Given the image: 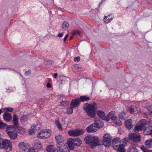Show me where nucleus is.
I'll list each match as a JSON object with an SVG mask.
<instances>
[{
    "label": "nucleus",
    "mask_w": 152,
    "mask_h": 152,
    "mask_svg": "<svg viewBox=\"0 0 152 152\" xmlns=\"http://www.w3.org/2000/svg\"><path fill=\"white\" fill-rule=\"evenodd\" d=\"M17 134H10V138L15 139L17 138Z\"/></svg>",
    "instance_id": "obj_36"
},
{
    "label": "nucleus",
    "mask_w": 152,
    "mask_h": 152,
    "mask_svg": "<svg viewBox=\"0 0 152 152\" xmlns=\"http://www.w3.org/2000/svg\"><path fill=\"white\" fill-rule=\"evenodd\" d=\"M64 151L62 148L60 147H58L56 149L55 152H65Z\"/></svg>",
    "instance_id": "obj_32"
},
{
    "label": "nucleus",
    "mask_w": 152,
    "mask_h": 152,
    "mask_svg": "<svg viewBox=\"0 0 152 152\" xmlns=\"http://www.w3.org/2000/svg\"><path fill=\"white\" fill-rule=\"evenodd\" d=\"M3 118L5 121H10V114L5 113L3 115Z\"/></svg>",
    "instance_id": "obj_25"
},
{
    "label": "nucleus",
    "mask_w": 152,
    "mask_h": 152,
    "mask_svg": "<svg viewBox=\"0 0 152 152\" xmlns=\"http://www.w3.org/2000/svg\"><path fill=\"white\" fill-rule=\"evenodd\" d=\"M1 134H0V140L2 139V138H1Z\"/></svg>",
    "instance_id": "obj_57"
},
{
    "label": "nucleus",
    "mask_w": 152,
    "mask_h": 152,
    "mask_svg": "<svg viewBox=\"0 0 152 152\" xmlns=\"http://www.w3.org/2000/svg\"><path fill=\"white\" fill-rule=\"evenodd\" d=\"M116 124L118 126H121L122 124V123H121V121H120L118 123H117V122H116Z\"/></svg>",
    "instance_id": "obj_48"
},
{
    "label": "nucleus",
    "mask_w": 152,
    "mask_h": 152,
    "mask_svg": "<svg viewBox=\"0 0 152 152\" xmlns=\"http://www.w3.org/2000/svg\"><path fill=\"white\" fill-rule=\"evenodd\" d=\"M71 140L72 141L73 143L75 146H79L82 143V141L80 138H70Z\"/></svg>",
    "instance_id": "obj_13"
},
{
    "label": "nucleus",
    "mask_w": 152,
    "mask_h": 152,
    "mask_svg": "<svg viewBox=\"0 0 152 152\" xmlns=\"http://www.w3.org/2000/svg\"><path fill=\"white\" fill-rule=\"evenodd\" d=\"M69 149L71 150H73L75 148V145L74 144L71 140L69 139L67 141Z\"/></svg>",
    "instance_id": "obj_19"
},
{
    "label": "nucleus",
    "mask_w": 152,
    "mask_h": 152,
    "mask_svg": "<svg viewBox=\"0 0 152 152\" xmlns=\"http://www.w3.org/2000/svg\"><path fill=\"white\" fill-rule=\"evenodd\" d=\"M97 115L100 118L107 121H108V119L107 118V117L105 116V114L103 111L98 110L97 111Z\"/></svg>",
    "instance_id": "obj_12"
},
{
    "label": "nucleus",
    "mask_w": 152,
    "mask_h": 152,
    "mask_svg": "<svg viewBox=\"0 0 152 152\" xmlns=\"http://www.w3.org/2000/svg\"><path fill=\"white\" fill-rule=\"evenodd\" d=\"M56 124L59 130H61L62 129V128L61 127V125L60 123H59V121H58L56 120Z\"/></svg>",
    "instance_id": "obj_34"
},
{
    "label": "nucleus",
    "mask_w": 152,
    "mask_h": 152,
    "mask_svg": "<svg viewBox=\"0 0 152 152\" xmlns=\"http://www.w3.org/2000/svg\"><path fill=\"white\" fill-rule=\"evenodd\" d=\"M7 125V124H5L0 121V128L4 129Z\"/></svg>",
    "instance_id": "obj_37"
},
{
    "label": "nucleus",
    "mask_w": 152,
    "mask_h": 152,
    "mask_svg": "<svg viewBox=\"0 0 152 152\" xmlns=\"http://www.w3.org/2000/svg\"><path fill=\"white\" fill-rule=\"evenodd\" d=\"M58 75V74L57 73H55V75L54 76V77L55 78H56L57 77Z\"/></svg>",
    "instance_id": "obj_51"
},
{
    "label": "nucleus",
    "mask_w": 152,
    "mask_h": 152,
    "mask_svg": "<svg viewBox=\"0 0 152 152\" xmlns=\"http://www.w3.org/2000/svg\"><path fill=\"white\" fill-rule=\"evenodd\" d=\"M80 58L79 56H77V57H75L74 58V61L75 62H79L80 60Z\"/></svg>",
    "instance_id": "obj_43"
},
{
    "label": "nucleus",
    "mask_w": 152,
    "mask_h": 152,
    "mask_svg": "<svg viewBox=\"0 0 152 152\" xmlns=\"http://www.w3.org/2000/svg\"><path fill=\"white\" fill-rule=\"evenodd\" d=\"M96 103H94L92 105L88 103H85L83 109L86 112V115L91 118H93L95 115Z\"/></svg>",
    "instance_id": "obj_3"
},
{
    "label": "nucleus",
    "mask_w": 152,
    "mask_h": 152,
    "mask_svg": "<svg viewBox=\"0 0 152 152\" xmlns=\"http://www.w3.org/2000/svg\"><path fill=\"white\" fill-rule=\"evenodd\" d=\"M45 134H38L37 136L40 139H45L47 138L50 135V134L48 136H45Z\"/></svg>",
    "instance_id": "obj_22"
},
{
    "label": "nucleus",
    "mask_w": 152,
    "mask_h": 152,
    "mask_svg": "<svg viewBox=\"0 0 152 152\" xmlns=\"http://www.w3.org/2000/svg\"><path fill=\"white\" fill-rule=\"evenodd\" d=\"M44 63L46 65H51L54 63V61L51 60H47L44 61Z\"/></svg>",
    "instance_id": "obj_27"
},
{
    "label": "nucleus",
    "mask_w": 152,
    "mask_h": 152,
    "mask_svg": "<svg viewBox=\"0 0 152 152\" xmlns=\"http://www.w3.org/2000/svg\"><path fill=\"white\" fill-rule=\"evenodd\" d=\"M46 87L48 88H50L51 86L49 83H48L47 84Z\"/></svg>",
    "instance_id": "obj_46"
},
{
    "label": "nucleus",
    "mask_w": 152,
    "mask_h": 152,
    "mask_svg": "<svg viewBox=\"0 0 152 152\" xmlns=\"http://www.w3.org/2000/svg\"><path fill=\"white\" fill-rule=\"evenodd\" d=\"M27 120V118L25 115L23 116L20 118V121L22 123H23L25 121H26Z\"/></svg>",
    "instance_id": "obj_31"
},
{
    "label": "nucleus",
    "mask_w": 152,
    "mask_h": 152,
    "mask_svg": "<svg viewBox=\"0 0 152 152\" xmlns=\"http://www.w3.org/2000/svg\"><path fill=\"white\" fill-rule=\"evenodd\" d=\"M73 36H71L70 38V40H71L73 38Z\"/></svg>",
    "instance_id": "obj_55"
},
{
    "label": "nucleus",
    "mask_w": 152,
    "mask_h": 152,
    "mask_svg": "<svg viewBox=\"0 0 152 152\" xmlns=\"http://www.w3.org/2000/svg\"><path fill=\"white\" fill-rule=\"evenodd\" d=\"M69 104V102L66 101H62L61 102V106H63L64 107H66Z\"/></svg>",
    "instance_id": "obj_35"
},
{
    "label": "nucleus",
    "mask_w": 152,
    "mask_h": 152,
    "mask_svg": "<svg viewBox=\"0 0 152 152\" xmlns=\"http://www.w3.org/2000/svg\"><path fill=\"white\" fill-rule=\"evenodd\" d=\"M15 129V130H16L17 129H18V130H19V132H18V133L20 132V133H22V132H25V130L23 129V128H21V127H19V128H18H18H16L15 129Z\"/></svg>",
    "instance_id": "obj_33"
},
{
    "label": "nucleus",
    "mask_w": 152,
    "mask_h": 152,
    "mask_svg": "<svg viewBox=\"0 0 152 152\" xmlns=\"http://www.w3.org/2000/svg\"><path fill=\"white\" fill-rule=\"evenodd\" d=\"M36 126H34V125H33L31 126V129H29L28 133H34L36 132L37 130V129H36Z\"/></svg>",
    "instance_id": "obj_23"
},
{
    "label": "nucleus",
    "mask_w": 152,
    "mask_h": 152,
    "mask_svg": "<svg viewBox=\"0 0 152 152\" xmlns=\"http://www.w3.org/2000/svg\"><path fill=\"white\" fill-rule=\"evenodd\" d=\"M125 113L124 112H122L119 115V118L123 120H124L125 119Z\"/></svg>",
    "instance_id": "obj_28"
},
{
    "label": "nucleus",
    "mask_w": 152,
    "mask_h": 152,
    "mask_svg": "<svg viewBox=\"0 0 152 152\" xmlns=\"http://www.w3.org/2000/svg\"><path fill=\"white\" fill-rule=\"evenodd\" d=\"M80 104V100L79 98H76L72 100L70 103V106L75 108L78 106Z\"/></svg>",
    "instance_id": "obj_11"
},
{
    "label": "nucleus",
    "mask_w": 152,
    "mask_h": 152,
    "mask_svg": "<svg viewBox=\"0 0 152 152\" xmlns=\"http://www.w3.org/2000/svg\"><path fill=\"white\" fill-rule=\"evenodd\" d=\"M70 136H78L81 135V134H69Z\"/></svg>",
    "instance_id": "obj_41"
},
{
    "label": "nucleus",
    "mask_w": 152,
    "mask_h": 152,
    "mask_svg": "<svg viewBox=\"0 0 152 152\" xmlns=\"http://www.w3.org/2000/svg\"><path fill=\"white\" fill-rule=\"evenodd\" d=\"M145 144L148 148H152V139H149L145 142Z\"/></svg>",
    "instance_id": "obj_18"
},
{
    "label": "nucleus",
    "mask_w": 152,
    "mask_h": 152,
    "mask_svg": "<svg viewBox=\"0 0 152 152\" xmlns=\"http://www.w3.org/2000/svg\"><path fill=\"white\" fill-rule=\"evenodd\" d=\"M11 114H10V119H12V116H11Z\"/></svg>",
    "instance_id": "obj_56"
},
{
    "label": "nucleus",
    "mask_w": 152,
    "mask_h": 152,
    "mask_svg": "<svg viewBox=\"0 0 152 152\" xmlns=\"http://www.w3.org/2000/svg\"><path fill=\"white\" fill-rule=\"evenodd\" d=\"M8 134V135L10 136V134Z\"/></svg>",
    "instance_id": "obj_64"
},
{
    "label": "nucleus",
    "mask_w": 152,
    "mask_h": 152,
    "mask_svg": "<svg viewBox=\"0 0 152 152\" xmlns=\"http://www.w3.org/2000/svg\"><path fill=\"white\" fill-rule=\"evenodd\" d=\"M69 26L68 23L66 21L64 22L62 25V28L64 30L68 28Z\"/></svg>",
    "instance_id": "obj_24"
},
{
    "label": "nucleus",
    "mask_w": 152,
    "mask_h": 152,
    "mask_svg": "<svg viewBox=\"0 0 152 152\" xmlns=\"http://www.w3.org/2000/svg\"><path fill=\"white\" fill-rule=\"evenodd\" d=\"M68 34H66V36L64 37V42H65L66 41V40L67 38L68 37Z\"/></svg>",
    "instance_id": "obj_47"
},
{
    "label": "nucleus",
    "mask_w": 152,
    "mask_h": 152,
    "mask_svg": "<svg viewBox=\"0 0 152 152\" xmlns=\"http://www.w3.org/2000/svg\"><path fill=\"white\" fill-rule=\"evenodd\" d=\"M58 36L59 37H61L63 36V33H59L58 34Z\"/></svg>",
    "instance_id": "obj_49"
},
{
    "label": "nucleus",
    "mask_w": 152,
    "mask_h": 152,
    "mask_svg": "<svg viewBox=\"0 0 152 152\" xmlns=\"http://www.w3.org/2000/svg\"><path fill=\"white\" fill-rule=\"evenodd\" d=\"M76 33L78 34L79 35L80 34V33L78 31L76 30Z\"/></svg>",
    "instance_id": "obj_52"
},
{
    "label": "nucleus",
    "mask_w": 152,
    "mask_h": 152,
    "mask_svg": "<svg viewBox=\"0 0 152 152\" xmlns=\"http://www.w3.org/2000/svg\"><path fill=\"white\" fill-rule=\"evenodd\" d=\"M76 34V31H74L72 32V35H75Z\"/></svg>",
    "instance_id": "obj_50"
},
{
    "label": "nucleus",
    "mask_w": 152,
    "mask_h": 152,
    "mask_svg": "<svg viewBox=\"0 0 152 152\" xmlns=\"http://www.w3.org/2000/svg\"><path fill=\"white\" fill-rule=\"evenodd\" d=\"M121 140L118 137H116L113 138L112 141V147L113 149L118 152H125L124 149V145L123 144H117L120 143Z\"/></svg>",
    "instance_id": "obj_5"
},
{
    "label": "nucleus",
    "mask_w": 152,
    "mask_h": 152,
    "mask_svg": "<svg viewBox=\"0 0 152 152\" xmlns=\"http://www.w3.org/2000/svg\"><path fill=\"white\" fill-rule=\"evenodd\" d=\"M38 144H39V145H40V142H38Z\"/></svg>",
    "instance_id": "obj_61"
},
{
    "label": "nucleus",
    "mask_w": 152,
    "mask_h": 152,
    "mask_svg": "<svg viewBox=\"0 0 152 152\" xmlns=\"http://www.w3.org/2000/svg\"><path fill=\"white\" fill-rule=\"evenodd\" d=\"M148 152H152V151L151 150V151H149Z\"/></svg>",
    "instance_id": "obj_62"
},
{
    "label": "nucleus",
    "mask_w": 152,
    "mask_h": 152,
    "mask_svg": "<svg viewBox=\"0 0 152 152\" xmlns=\"http://www.w3.org/2000/svg\"><path fill=\"white\" fill-rule=\"evenodd\" d=\"M104 126L103 122L99 118L95 119V122L86 128L88 132H96L98 129L102 128Z\"/></svg>",
    "instance_id": "obj_2"
},
{
    "label": "nucleus",
    "mask_w": 152,
    "mask_h": 152,
    "mask_svg": "<svg viewBox=\"0 0 152 152\" xmlns=\"http://www.w3.org/2000/svg\"><path fill=\"white\" fill-rule=\"evenodd\" d=\"M2 112V111L1 110H0V115L1 114Z\"/></svg>",
    "instance_id": "obj_58"
},
{
    "label": "nucleus",
    "mask_w": 152,
    "mask_h": 152,
    "mask_svg": "<svg viewBox=\"0 0 152 152\" xmlns=\"http://www.w3.org/2000/svg\"><path fill=\"white\" fill-rule=\"evenodd\" d=\"M55 139L58 143H61L64 141V137L60 134L56 136H55Z\"/></svg>",
    "instance_id": "obj_16"
},
{
    "label": "nucleus",
    "mask_w": 152,
    "mask_h": 152,
    "mask_svg": "<svg viewBox=\"0 0 152 152\" xmlns=\"http://www.w3.org/2000/svg\"><path fill=\"white\" fill-rule=\"evenodd\" d=\"M29 147V145L23 142H20L18 145V148L21 151H25Z\"/></svg>",
    "instance_id": "obj_10"
},
{
    "label": "nucleus",
    "mask_w": 152,
    "mask_h": 152,
    "mask_svg": "<svg viewBox=\"0 0 152 152\" xmlns=\"http://www.w3.org/2000/svg\"><path fill=\"white\" fill-rule=\"evenodd\" d=\"M10 147V140L7 139L0 140V149L7 150Z\"/></svg>",
    "instance_id": "obj_8"
},
{
    "label": "nucleus",
    "mask_w": 152,
    "mask_h": 152,
    "mask_svg": "<svg viewBox=\"0 0 152 152\" xmlns=\"http://www.w3.org/2000/svg\"><path fill=\"white\" fill-rule=\"evenodd\" d=\"M46 150L47 152H55L56 149L53 145H50L47 147Z\"/></svg>",
    "instance_id": "obj_20"
},
{
    "label": "nucleus",
    "mask_w": 152,
    "mask_h": 152,
    "mask_svg": "<svg viewBox=\"0 0 152 152\" xmlns=\"http://www.w3.org/2000/svg\"><path fill=\"white\" fill-rule=\"evenodd\" d=\"M51 132V130L50 129H43L41 131V132L42 133H49Z\"/></svg>",
    "instance_id": "obj_39"
},
{
    "label": "nucleus",
    "mask_w": 152,
    "mask_h": 152,
    "mask_svg": "<svg viewBox=\"0 0 152 152\" xmlns=\"http://www.w3.org/2000/svg\"><path fill=\"white\" fill-rule=\"evenodd\" d=\"M13 110V109L10 107V112H12Z\"/></svg>",
    "instance_id": "obj_54"
},
{
    "label": "nucleus",
    "mask_w": 152,
    "mask_h": 152,
    "mask_svg": "<svg viewBox=\"0 0 152 152\" xmlns=\"http://www.w3.org/2000/svg\"><path fill=\"white\" fill-rule=\"evenodd\" d=\"M147 124V122L145 119H142L136 125L134 126V132H137L140 131L144 130V132L152 133V128L149 129L148 128H146L145 125Z\"/></svg>",
    "instance_id": "obj_1"
},
{
    "label": "nucleus",
    "mask_w": 152,
    "mask_h": 152,
    "mask_svg": "<svg viewBox=\"0 0 152 152\" xmlns=\"http://www.w3.org/2000/svg\"><path fill=\"white\" fill-rule=\"evenodd\" d=\"M3 110L5 111V112H7L10 111V108L8 107H5L4 108Z\"/></svg>",
    "instance_id": "obj_45"
},
{
    "label": "nucleus",
    "mask_w": 152,
    "mask_h": 152,
    "mask_svg": "<svg viewBox=\"0 0 152 152\" xmlns=\"http://www.w3.org/2000/svg\"><path fill=\"white\" fill-rule=\"evenodd\" d=\"M112 137L109 134H105L103 137V144L106 147H109L111 143Z\"/></svg>",
    "instance_id": "obj_7"
},
{
    "label": "nucleus",
    "mask_w": 152,
    "mask_h": 152,
    "mask_svg": "<svg viewBox=\"0 0 152 152\" xmlns=\"http://www.w3.org/2000/svg\"><path fill=\"white\" fill-rule=\"evenodd\" d=\"M60 78L61 80V82L63 81H65V80H64V79L68 78L67 77H64V76H60Z\"/></svg>",
    "instance_id": "obj_40"
},
{
    "label": "nucleus",
    "mask_w": 152,
    "mask_h": 152,
    "mask_svg": "<svg viewBox=\"0 0 152 152\" xmlns=\"http://www.w3.org/2000/svg\"><path fill=\"white\" fill-rule=\"evenodd\" d=\"M73 107H72L71 106L70 107L67 108L66 110V113L68 114H72L73 112Z\"/></svg>",
    "instance_id": "obj_30"
},
{
    "label": "nucleus",
    "mask_w": 152,
    "mask_h": 152,
    "mask_svg": "<svg viewBox=\"0 0 152 152\" xmlns=\"http://www.w3.org/2000/svg\"><path fill=\"white\" fill-rule=\"evenodd\" d=\"M31 74V71L30 70H28V71H26L25 73V75L26 76L27 75H30Z\"/></svg>",
    "instance_id": "obj_44"
},
{
    "label": "nucleus",
    "mask_w": 152,
    "mask_h": 152,
    "mask_svg": "<svg viewBox=\"0 0 152 152\" xmlns=\"http://www.w3.org/2000/svg\"><path fill=\"white\" fill-rule=\"evenodd\" d=\"M140 148L143 152H148L149 151L144 146H141Z\"/></svg>",
    "instance_id": "obj_38"
},
{
    "label": "nucleus",
    "mask_w": 152,
    "mask_h": 152,
    "mask_svg": "<svg viewBox=\"0 0 152 152\" xmlns=\"http://www.w3.org/2000/svg\"><path fill=\"white\" fill-rule=\"evenodd\" d=\"M99 138L96 136L91 137L90 135L86 136L84 138L86 142L89 144L92 148L99 145Z\"/></svg>",
    "instance_id": "obj_4"
},
{
    "label": "nucleus",
    "mask_w": 152,
    "mask_h": 152,
    "mask_svg": "<svg viewBox=\"0 0 152 152\" xmlns=\"http://www.w3.org/2000/svg\"><path fill=\"white\" fill-rule=\"evenodd\" d=\"M84 130L82 129H77L75 130H69L68 133H83Z\"/></svg>",
    "instance_id": "obj_17"
},
{
    "label": "nucleus",
    "mask_w": 152,
    "mask_h": 152,
    "mask_svg": "<svg viewBox=\"0 0 152 152\" xmlns=\"http://www.w3.org/2000/svg\"><path fill=\"white\" fill-rule=\"evenodd\" d=\"M150 134L151 135V136H152V134H148H148Z\"/></svg>",
    "instance_id": "obj_59"
},
{
    "label": "nucleus",
    "mask_w": 152,
    "mask_h": 152,
    "mask_svg": "<svg viewBox=\"0 0 152 152\" xmlns=\"http://www.w3.org/2000/svg\"><path fill=\"white\" fill-rule=\"evenodd\" d=\"M129 134L128 135L129 138L125 137L123 139L126 143L129 141V140H132L134 142H138L140 141L141 137L140 135L136 134Z\"/></svg>",
    "instance_id": "obj_6"
},
{
    "label": "nucleus",
    "mask_w": 152,
    "mask_h": 152,
    "mask_svg": "<svg viewBox=\"0 0 152 152\" xmlns=\"http://www.w3.org/2000/svg\"><path fill=\"white\" fill-rule=\"evenodd\" d=\"M12 144H11V143L10 142V151H11L12 150Z\"/></svg>",
    "instance_id": "obj_53"
},
{
    "label": "nucleus",
    "mask_w": 152,
    "mask_h": 152,
    "mask_svg": "<svg viewBox=\"0 0 152 152\" xmlns=\"http://www.w3.org/2000/svg\"><path fill=\"white\" fill-rule=\"evenodd\" d=\"M66 151V152H69V150H68V151Z\"/></svg>",
    "instance_id": "obj_63"
},
{
    "label": "nucleus",
    "mask_w": 152,
    "mask_h": 152,
    "mask_svg": "<svg viewBox=\"0 0 152 152\" xmlns=\"http://www.w3.org/2000/svg\"><path fill=\"white\" fill-rule=\"evenodd\" d=\"M125 127L128 129H130L132 128L133 125H132V120L129 119L126 120L125 122Z\"/></svg>",
    "instance_id": "obj_15"
},
{
    "label": "nucleus",
    "mask_w": 152,
    "mask_h": 152,
    "mask_svg": "<svg viewBox=\"0 0 152 152\" xmlns=\"http://www.w3.org/2000/svg\"><path fill=\"white\" fill-rule=\"evenodd\" d=\"M7 133H10V131H7Z\"/></svg>",
    "instance_id": "obj_60"
},
{
    "label": "nucleus",
    "mask_w": 152,
    "mask_h": 152,
    "mask_svg": "<svg viewBox=\"0 0 152 152\" xmlns=\"http://www.w3.org/2000/svg\"><path fill=\"white\" fill-rule=\"evenodd\" d=\"M13 122L14 123V126H12L10 125V133H13L15 129L16 128H18V118L17 117V115L15 114L13 116Z\"/></svg>",
    "instance_id": "obj_9"
},
{
    "label": "nucleus",
    "mask_w": 152,
    "mask_h": 152,
    "mask_svg": "<svg viewBox=\"0 0 152 152\" xmlns=\"http://www.w3.org/2000/svg\"><path fill=\"white\" fill-rule=\"evenodd\" d=\"M109 16H110L109 15L108 16H105L104 18V22L107 23L109 22L113 18H109Z\"/></svg>",
    "instance_id": "obj_29"
},
{
    "label": "nucleus",
    "mask_w": 152,
    "mask_h": 152,
    "mask_svg": "<svg viewBox=\"0 0 152 152\" xmlns=\"http://www.w3.org/2000/svg\"><path fill=\"white\" fill-rule=\"evenodd\" d=\"M114 115L115 112L113 111L110 112L108 114L107 118L108 119V121H109L110 119L114 121L116 120L117 117L115 116Z\"/></svg>",
    "instance_id": "obj_14"
},
{
    "label": "nucleus",
    "mask_w": 152,
    "mask_h": 152,
    "mask_svg": "<svg viewBox=\"0 0 152 152\" xmlns=\"http://www.w3.org/2000/svg\"><path fill=\"white\" fill-rule=\"evenodd\" d=\"M127 152H138V151L135 147L132 146L129 148Z\"/></svg>",
    "instance_id": "obj_26"
},
{
    "label": "nucleus",
    "mask_w": 152,
    "mask_h": 152,
    "mask_svg": "<svg viewBox=\"0 0 152 152\" xmlns=\"http://www.w3.org/2000/svg\"><path fill=\"white\" fill-rule=\"evenodd\" d=\"M80 101L82 102H84L89 100L90 99L89 97L85 96H82L80 97Z\"/></svg>",
    "instance_id": "obj_21"
},
{
    "label": "nucleus",
    "mask_w": 152,
    "mask_h": 152,
    "mask_svg": "<svg viewBox=\"0 0 152 152\" xmlns=\"http://www.w3.org/2000/svg\"><path fill=\"white\" fill-rule=\"evenodd\" d=\"M128 110L129 111L130 113H133L134 112V108H132L131 107H129Z\"/></svg>",
    "instance_id": "obj_42"
}]
</instances>
